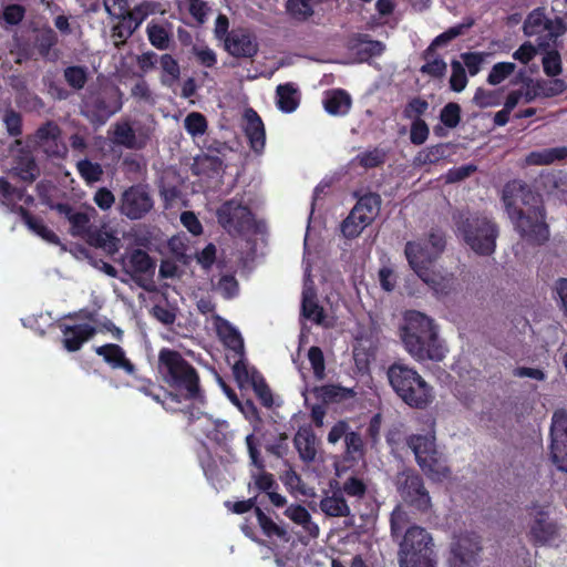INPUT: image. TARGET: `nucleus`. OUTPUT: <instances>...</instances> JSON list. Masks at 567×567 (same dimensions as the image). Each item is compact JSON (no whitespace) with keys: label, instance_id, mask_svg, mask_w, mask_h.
I'll list each match as a JSON object with an SVG mask.
<instances>
[{"label":"nucleus","instance_id":"4c0bfd02","mask_svg":"<svg viewBox=\"0 0 567 567\" xmlns=\"http://www.w3.org/2000/svg\"><path fill=\"white\" fill-rule=\"evenodd\" d=\"M425 63L421 66L420 71L423 74H427L435 79H441L446 73V62L436 53V51L432 50V48H427L422 55Z\"/></svg>","mask_w":567,"mask_h":567},{"label":"nucleus","instance_id":"338daca9","mask_svg":"<svg viewBox=\"0 0 567 567\" xmlns=\"http://www.w3.org/2000/svg\"><path fill=\"white\" fill-rule=\"evenodd\" d=\"M441 122L447 127H455L461 120V106L457 103H447L441 111Z\"/></svg>","mask_w":567,"mask_h":567},{"label":"nucleus","instance_id":"f704fd0d","mask_svg":"<svg viewBox=\"0 0 567 567\" xmlns=\"http://www.w3.org/2000/svg\"><path fill=\"white\" fill-rule=\"evenodd\" d=\"M301 315L317 324L324 320V310L317 300L313 289H305L302 291Z\"/></svg>","mask_w":567,"mask_h":567},{"label":"nucleus","instance_id":"e433bc0d","mask_svg":"<svg viewBox=\"0 0 567 567\" xmlns=\"http://www.w3.org/2000/svg\"><path fill=\"white\" fill-rule=\"evenodd\" d=\"M456 146L450 143H441L421 151L416 159L421 164H435L455 154Z\"/></svg>","mask_w":567,"mask_h":567},{"label":"nucleus","instance_id":"4d7b16f0","mask_svg":"<svg viewBox=\"0 0 567 567\" xmlns=\"http://www.w3.org/2000/svg\"><path fill=\"white\" fill-rule=\"evenodd\" d=\"M217 291L226 300L234 299L239 293V284L234 275H223L216 286Z\"/></svg>","mask_w":567,"mask_h":567},{"label":"nucleus","instance_id":"c03bdc74","mask_svg":"<svg viewBox=\"0 0 567 567\" xmlns=\"http://www.w3.org/2000/svg\"><path fill=\"white\" fill-rule=\"evenodd\" d=\"M161 68L163 71L162 83L167 86H172L178 81L181 75V68L173 55L165 53L159 59Z\"/></svg>","mask_w":567,"mask_h":567},{"label":"nucleus","instance_id":"a878e982","mask_svg":"<svg viewBox=\"0 0 567 567\" xmlns=\"http://www.w3.org/2000/svg\"><path fill=\"white\" fill-rule=\"evenodd\" d=\"M381 197L377 193H367L361 196L351 209V218L363 223H372L380 212Z\"/></svg>","mask_w":567,"mask_h":567},{"label":"nucleus","instance_id":"ea45409f","mask_svg":"<svg viewBox=\"0 0 567 567\" xmlns=\"http://www.w3.org/2000/svg\"><path fill=\"white\" fill-rule=\"evenodd\" d=\"M127 272L147 274L155 268L151 256L142 249H134L127 257Z\"/></svg>","mask_w":567,"mask_h":567},{"label":"nucleus","instance_id":"6ab92c4d","mask_svg":"<svg viewBox=\"0 0 567 567\" xmlns=\"http://www.w3.org/2000/svg\"><path fill=\"white\" fill-rule=\"evenodd\" d=\"M60 215H63L70 223V234L73 237L82 238L89 229L93 226L92 218L96 216V210L93 207H87L84 212H76L68 203H58L53 206Z\"/></svg>","mask_w":567,"mask_h":567},{"label":"nucleus","instance_id":"bb28decb","mask_svg":"<svg viewBox=\"0 0 567 567\" xmlns=\"http://www.w3.org/2000/svg\"><path fill=\"white\" fill-rule=\"evenodd\" d=\"M16 212L20 215L21 219L28 226V228L40 236L43 240L52 245L61 244L59 236L53 230L48 228L41 218L33 216L23 206H17Z\"/></svg>","mask_w":567,"mask_h":567},{"label":"nucleus","instance_id":"473e14b6","mask_svg":"<svg viewBox=\"0 0 567 567\" xmlns=\"http://www.w3.org/2000/svg\"><path fill=\"white\" fill-rule=\"evenodd\" d=\"M284 514L293 523L302 526L310 537L319 536V526L312 522L311 515L305 506L292 504L285 509Z\"/></svg>","mask_w":567,"mask_h":567},{"label":"nucleus","instance_id":"f3484780","mask_svg":"<svg viewBox=\"0 0 567 567\" xmlns=\"http://www.w3.org/2000/svg\"><path fill=\"white\" fill-rule=\"evenodd\" d=\"M225 51L237 59H252L259 51V45L252 33L243 28L233 29L224 42Z\"/></svg>","mask_w":567,"mask_h":567},{"label":"nucleus","instance_id":"f03ea898","mask_svg":"<svg viewBox=\"0 0 567 567\" xmlns=\"http://www.w3.org/2000/svg\"><path fill=\"white\" fill-rule=\"evenodd\" d=\"M400 338L406 352L419 362L442 361L447 351L433 319L416 310L405 313Z\"/></svg>","mask_w":567,"mask_h":567},{"label":"nucleus","instance_id":"58836bf2","mask_svg":"<svg viewBox=\"0 0 567 567\" xmlns=\"http://www.w3.org/2000/svg\"><path fill=\"white\" fill-rule=\"evenodd\" d=\"M565 157H567V148L555 147L532 152L526 156L525 162L528 165H549Z\"/></svg>","mask_w":567,"mask_h":567},{"label":"nucleus","instance_id":"a19ab883","mask_svg":"<svg viewBox=\"0 0 567 567\" xmlns=\"http://www.w3.org/2000/svg\"><path fill=\"white\" fill-rule=\"evenodd\" d=\"M388 157V152L381 147H374L359 153L354 162L364 169H371L382 166Z\"/></svg>","mask_w":567,"mask_h":567},{"label":"nucleus","instance_id":"052dcab7","mask_svg":"<svg viewBox=\"0 0 567 567\" xmlns=\"http://www.w3.org/2000/svg\"><path fill=\"white\" fill-rule=\"evenodd\" d=\"M308 360L311 364L316 379L322 380L326 375V364L322 350L317 346L310 347L308 350Z\"/></svg>","mask_w":567,"mask_h":567},{"label":"nucleus","instance_id":"0e129e2a","mask_svg":"<svg viewBox=\"0 0 567 567\" xmlns=\"http://www.w3.org/2000/svg\"><path fill=\"white\" fill-rule=\"evenodd\" d=\"M363 38H368V35H363ZM361 42L363 43V45L360 49H358L357 53L363 61H367L373 56L381 55L385 49L384 44L378 40L362 39Z\"/></svg>","mask_w":567,"mask_h":567},{"label":"nucleus","instance_id":"f257e3e1","mask_svg":"<svg viewBox=\"0 0 567 567\" xmlns=\"http://www.w3.org/2000/svg\"><path fill=\"white\" fill-rule=\"evenodd\" d=\"M503 203L515 229L524 239L535 244L548 239L542 200L525 184L519 181L507 183L503 189Z\"/></svg>","mask_w":567,"mask_h":567},{"label":"nucleus","instance_id":"79ce46f5","mask_svg":"<svg viewBox=\"0 0 567 567\" xmlns=\"http://www.w3.org/2000/svg\"><path fill=\"white\" fill-rule=\"evenodd\" d=\"M250 385L252 386L260 403L265 408H268V409L271 408L274 404V398H272L271 390H270L269 385L267 384L265 378L255 368H252V371H251Z\"/></svg>","mask_w":567,"mask_h":567},{"label":"nucleus","instance_id":"f8f14e48","mask_svg":"<svg viewBox=\"0 0 567 567\" xmlns=\"http://www.w3.org/2000/svg\"><path fill=\"white\" fill-rule=\"evenodd\" d=\"M563 32L561 24L558 20H549L545 17L544 9L537 8L533 10L525 23L524 33L527 37H538V47H549Z\"/></svg>","mask_w":567,"mask_h":567},{"label":"nucleus","instance_id":"5fc2aeb1","mask_svg":"<svg viewBox=\"0 0 567 567\" xmlns=\"http://www.w3.org/2000/svg\"><path fill=\"white\" fill-rule=\"evenodd\" d=\"M186 132L193 137L203 135L207 131V120L199 112L189 113L184 121Z\"/></svg>","mask_w":567,"mask_h":567},{"label":"nucleus","instance_id":"680f3d73","mask_svg":"<svg viewBox=\"0 0 567 567\" xmlns=\"http://www.w3.org/2000/svg\"><path fill=\"white\" fill-rule=\"evenodd\" d=\"M340 492L342 495L346 494L350 497L362 498L367 493V485L361 478L350 476L343 482Z\"/></svg>","mask_w":567,"mask_h":567},{"label":"nucleus","instance_id":"b1692460","mask_svg":"<svg viewBox=\"0 0 567 567\" xmlns=\"http://www.w3.org/2000/svg\"><path fill=\"white\" fill-rule=\"evenodd\" d=\"M244 117L246 121L245 135L249 141L250 148L259 154L264 151L266 143L264 122L259 114L251 107L245 111Z\"/></svg>","mask_w":567,"mask_h":567},{"label":"nucleus","instance_id":"a211bd4d","mask_svg":"<svg viewBox=\"0 0 567 567\" xmlns=\"http://www.w3.org/2000/svg\"><path fill=\"white\" fill-rule=\"evenodd\" d=\"M533 517L529 535L534 543L550 545L558 538L557 526L549 520L548 512L542 507H534L530 512Z\"/></svg>","mask_w":567,"mask_h":567},{"label":"nucleus","instance_id":"a18cd8bd","mask_svg":"<svg viewBox=\"0 0 567 567\" xmlns=\"http://www.w3.org/2000/svg\"><path fill=\"white\" fill-rule=\"evenodd\" d=\"M63 78L71 89L80 91L84 89L89 80L87 69L82 65L66 66L63 70Z\"/></svg>","mask_w":567,"mask_h":567},{"label":"nucleus","instance_id":"69168bd1","mask_svg":"<svg viewBox=\"0 0 567 567\" xmlns=\"http://www.w3.org/2000/svg\"><path fill=\"white\" fill-rule=\"evenodd\" d=\"M25 188H19L11 185L4 177H0V195L7 203H16L22 200Z\"/></svg>","mask_w":567,"mask_h":567},{"label":"nucleus","instance_id":"9d476101","mask_svg":"<svg viewBox=\"0 0 567 567\" xmlns=\"http://www.w3.org/2000/svg\"><path fill=\"white\" fill-rule=\"evenodd\" d=\"M154 206L147 185L135 184L127 187L121 195L118 210L131 220L145 217Z\"/></svg>","mask_w":567,"mask_h":567},{"label":"nucleus","instance_id":"1a4fd4ad","mask_svg":"<svg viewBox=\"0 0 567 567\" xmlns=\"http://www.w3.org/2000/svg\"><path fill=\"white\" fill-rule=\"evenodd\" d=\"M122 93L118 87L91 95L83 104L82 113L92 123L102 125L122 109Z\"/></svg>","mask_w":567,"mask_h":567},{"label":"nucleus","instance_id":"37998d69","mask_svg":"<svg viewBox=\"0 0 567 567\" xmlns=\"http://www.w3.org/2000/svg\"><path fill=\"white\" fill-rule=\"evenodd\" d=\"M481 550V539L476 534L463 537V567H475Z\"/></svg>","mask_w":567,"mask_h":567},{"label":"nucleus","instance_id":"13d9d810","mask_svg":"<svg viewBox=\"0 0 567 567\" xmlns=\"http://www.w3.org/2000/svg\"><path fill=\"white\" fill-rule=\"evenodd\" d=\"M22 115L13 109H7L3 114V124L7 133L11 137H19L22 135Z\"/></svg>","mask_w":567,"mask_h":567},{"label":"nucleus","instance_id":"9b49d317","mask_svg":"<svg viewBox=\"0 0 567 567\" xmlns=\"http://www.w3.org/2000/svg\"><path fill=\"white\" fill-rule=\"evenodd\" d=\"M217 218L224 228L228 230L233 229L238 234L250 230L255 224L250 208L243 205L241 200L237 198H231L223 203L217 209Z\"/></svg>","mask_w":567,"mask_h":567},{"label":"nucleus","instance_id":"09e8293b","mask_svg":"<svg viewBox=\"0 0 567 567\" xmlns=\"http://www.w3.org/2000/svg\"><path fill=\"white\" fill-rule=\"evenodd\" d=\"M78 172L80 176L87 183H96L103 176L102 166L99 163H93L92 161L84 158L78 162L76 164Z\"/></svg>","mask_w":567,"mask_h":567},{"label":"nucleus","instance_id":"393cba45","mask_svg":"<svg viewBox=\"0 0 567 567\" xmlns=\"http://www.w3.org/2000/svg\"><path fill=\"white\" fill-rule=\"evenodd\" d=\"M216 332L223 344L236 355L245 354L244 339L240 332L226 319L215 317Z\"/></svg>","mask_w":567,"mask_h":567},{"label":"nucleus","instance_id":"603ef678","mask_svg":"<svg viewBox=\"0 0 567 567\" xmlns=\"http://www.w3.org/2000/svg\"><path fill=\"white\" fill-rule=\"evenodd\" d=\"M287 12L297 21H306L313 14L310 1L288 0L286 4Z\"/></svg>","mask_w":567,"mask_h":567},{"label":"nucleus","instance_id":"3c124183","mask_svg":"<svg viewBox=\"0 0 567 567\" xmlns=\"http://www.w3.org/2000/svg\"><path fill=\"white\" fill-rule=\"evenodd\" d=\"M14 172L21 181L28 184L33 183L40 174L38 164L32 157L22 158L14 167Z\"/></svg>","mask_w":567,"mask_h":567},{"label":"nucleus","instance_id":"ddd939ff","mask_svg":"<svg viewBox=\"0 0 567 567\" xmlns=\"http://www.w3.org/2000/svg\"><path fill=\"white\" fill-rule=\"evenodd\" d=\"M497 229L487 218H478L468 225L465 240L478 255H492L496 247Z\"/></svg>","mask_w":567,"mask_h":567},{"label":"nucleus","instance_id":"774afa93","mask_svg":"<svg viewBox=\"0 0 567 567\" xmlns=\"http://www.w3.org/2000/svg\"><path fill=\"white\" fill-rule=\"evenodd\" d=\"M515 71V64L512 62H501L493 66L489 75L488 82L493 85L499 84L507 76H509Z\"/></svg>","mask_w":567,"mask_h":567},{"label":"nucleus","instance_id":"7ed1b4c3","mask_svg":"<svg viewBox=\"0 0 567 567\" xmlns=\"http://www.w3.org/2000/svg\"><path fill=\"white\" fill-rule=\"evenodd\" d=\"M446 248V235L440 227H432L425 238L409 240L404 255L417 277L437 293H447L449 280L436 275L431 267Z\"/></svg>","mask_w":567,"mask_h":567},{"label":"nucleus","instance_id":"20e7f679","mask_svg":"<svg viewBox=\"0 0 567 567\" xmlns=\"http://www.w3.org/2000/svg\"><path fill=\"white\" fill-rule=\"evenodd\" d=\"M157 368L164 383L174 390L173 394H178L179 403L182 400L204 402L198 372L181 352L161 349Z\"/></svg>","mask_w":567,"mask_h":567},{"label":"nucleus","instance_id":"423d86ee","mask_svg":"<svg viewBox=\"0 0 567 567\" xmlns=\"http://www.w3.org/2000/svg\"><path fill=\"white\" fill-rule=\"evenodd\" d=\"M417 465L432 481L442 482L450 477L451 468L446 456L439 451L434 433L412 434L406 439Z\"/></svg>","mask_w":567,"mask_h":567},{"label":"nucleus","instance_id":"c9c22d12","mask_svg":"<svg viewBox=\"0 0 567 567\" xmlns=\"http://www.w3.org/2000/svg\"><path fill=\"white\" fill-rule=\"evenodd\" d=\"M277 107L284 113H292L299 106L298 90L292 83L279 84L276 89Z\"/></svg>","mask_w":567,"mask_h":567},{"label":"nucleus","instance_id":"39448f33","mask_svg":"<svg viewBox=\"0 0 567 567\" xmlns=\"http://www.w3.org/2000/svg\"><path fill=\"white\" fill-rule=\"evenodd\" d=\"M386 378L398 398L412 409H426L434 400L432 386L414 368L402 360L394 361L388 367Z\"/></svg>","mask_w":567,"mask_h":567},{"label":"nucleus","instance_id":"2eb2a0df","mask_svg":"<svg viewBox=\"0 0 567 567\" xmlns=\"http://www.w3.org/2000/svg\"><path fill=\"white\" fill-rule=\"evenodd\" d=\"M550 455L559 471L567 473V410L554 413L550 429Z\"/></svg>","mask_w":567,"mask_h":567},{"label":"nucleus","instance_id":"7c9ffc66","mask_svg":"<svg viewBox=\"0 0 567 567\" xmlns=\"http://www.w3.org/2000/svg\"><path fill=\"white\" fill-rule=\"evenodd\" d=\"M352 101L350 94L343 89L327 92L323 100L324 110L331 115H346Z\"/></svg>","mask_w":567,"mask_h":567},{"label":"nucleus","instance_id":"bf43d9fd","mask_svg":"<svg viewBox=\"0 0 567 567\" xmlns=\"http://www.w3.org/2000/svg\"><path fill=\"white\" fill-rule=\"evenodd\" d=\"M59 39L53 29L47 28L37 38V48L41 56H48Z\"/></svg>","mask_w":567,"mask_h":567},{"label":"nucleus","instance_id":"aec40b11","mask_svg":"<svg viewBox=\"0 0 567 567\" xmlns=\"http://www.w3.org/2000/svg\"><path fill=\"white\" fill-rule=\"evenodd\" d=\"M94 352L102 357L104 362L113 370H123L127 375L135 377L136 367L126 357L125 350L116 343H105L94 348Z\"/></svg>","mask_w":567,"mask_h":567},{"label":"nucleus","instance_id":"c756f323","mask_svg":"<svg viewBox=\"0 0 567 567\" xmlns=\"http://www.w3.org/2000/svg\"><path fill=\"white\" fill-rule=\"evenodd\" d=\"M82 239H84L90 246L102 248L109 254H114L118 249V239L113 234L94 225L82 237Z\"/></svg>","mask_w":567,"mask_h":567},{"label":"nucleus","instance_id":"de8ad7c7","mask_svg":"<svg viewBox=\"0 0 567 567\" xmlns=\"http://www.w3.org/2000/svg\"><path fill=\"white\" fill-rule=\"evenodd\" d=\"M16 102L19 107L28 112L40 111L44 107L43 100L27 87L17 93Z\"/></svg>","mask_w":567,"mask_h":567},{"label":"nucleus","instance_id":"dca6fc26","mask_svg":"<svg viewBox=\"0 0 567 567\" xmlns=\"http://www.w3.org/2000/svg\"><path fill=\"white\" fill-rule=\"evenodd\" d=\"M246 445L248 449L250 463L254 465L259 472L251 473V481L248 484V489H256L259 493L269 494L272 489H277L279 487L278 483L275 480V476L265 471V461L260 456V452L257 447L258 441L254 434H248L246 436Z\"/></svg>","mask_w":567,"mask_h":567},{"label":"nucleus","instance_id":"412c9836","mask_svg":"<svg viewBox=\"0 0 567 567\" xmlns=\"http://www.w3.org/2000/svg\"><path fill=\"white\" fill-rule=\"evenodd\" d=\"M135 380V388L152 398L155 402L161 403L167 411H177L175 406L179 404L178 394H173L172 391H167L161 385H156L151 379L138 377L137 373L133 377Z\"/></svg>","mask_w":567,"mask_h":567},{"label":"nucleus","instance_id":"e2e57ef3","mask_svg":"<svg viewBox=\"0 0 567 567\" xmlns=\"http://www.w3.org/2000/svg\"><path fill=\"white\" fill-rule=\"evenodd\" d=\"M371 223H361L358 218H351V213L341 223V233L348 239L357 238Z\"/></svg>","mask_w":567,"mask_h":567},{"label":"nucleus","instance_id":"0eeeda50","mask_svg":"<svg viewBox=\"0 0 567 567\" xmlns=\"http://www.w3.org/2000/svg\"><path fill=\"white\" fill-rule=\"evenodd\" d=\"M400 567H435L432 535L419 525L410 526L400 543Z\"/></svg>","mask_w":567,"mask_h":567},{"label":"nucleus","instance_id":"72a5a7b5","mask_svg":"<svg viewBox=\"0 0 567 567\" xmlns=\"http://www.w3.org/2000/svg\"><path fill=\"white\" fill-rule=\"evenodd\" d=\"M320 509L330 517H347L350 515V507L340 491L320 501Z\"/></svg>","mask_w":567,"mask_h":567},{"label":"nucleus","instance_id":"6e6d98bb","mask_svg":"<svg viewBox=\"0 0 567 567\" xmlns=\"http://www.w3.org/2000/svg\"><path fill=\"white\" fill-rule=\"evenodd\" d=\"M110 17L118 19V22L112 28V37L118 39L121 43H124L137 30L133 23L124 18V13H115V16Z\"/></svg>","mask_w":567,"mask_h":567},{"label":"nucleus","instance_id":"8fccbe9b","mask_svg":"<svg viewBox=\"0 0 567 567\" xmlns=\"http://www.w3.org/2000/svg\"><path fill=\"white\" fill-rule=\"evenodd\" d=\"M154 13V4L150 1H143L136 4L132 10H125V19L133 23L134 28L138 29L143 21Z\"/></svg>","mask_w":567,"mask_h":567},{"label":"nucleus","instance_id":"6e6552de","mask_svg":"<svg viewBox=\"0 0 567 567\" xmlns=\"http://www.w3.org/2000/svg\"><path fill=\"white\" fill-rule=\"evenodd\" d=\"M394 484L404 503L417 512L426 513L432 507L431 496L423 477L414 468L405 467L395 475Z\"/></svg>","mask_w":567,"mask_h":567},{"label":"nucleus","instance_id":"49530a36","mask_svg":"<svg viewBox=\"0 0 567 567\" xmlns=\"http://www.w3.org/2000/svg\"><path fill=\"white\" fill-rule=\"evenodd\" d=\"M344 444L346 460L355 462L363 458L365 451L364 443L360 433L354 431L349 432L346 435Z\"/></svg>","mask_w":567,"mask_h":567},{"label":"nucleus","instance_id":"4468645a","mask_svg":"<svg viewBox=\"0 0 567 567\" xmlns=\"http://www.w3.org/2000/svg\"><path fill=\"white\" fill-rule=\"evenodd\" d=\"M34 143L52 158H65L68 146L62 140V130L52 120L45 121L34 132Z\"/></svg>","mask_w":567,"mask_h":567},{"label":"nucleus","instance_id":"5701e85b","mask_svg":"<svg viewBox=\"0 0 567 567\" xmlns=\"http://www.w3.org/2000/svg\"><path fill=\"white\" fill-rule=\"evenodd\" d=\"M148 135L143 131L136 132L128 122H117L114 125L113 142L127 150H143Z\"/></svg>","mask_w":567,"mask_h":567},{"label":"nucleus","instance_id":"4be33fe9","mask_svg":"<svg viewBox=\"0 0 567 567\" xmlns=\"http://www.w3.org/2000/svg\"><path fill=\"white\" fill-rule=\"evenodd\" d=\"M60 328L63 333L62 346L69 352L79 351L96 333V329L89 323L60 324Z\"/></svg>","mask_w":567,"mask_h":567},{"label":"nucleus","instance_id":"864d4df0","mask_svg":"<svg viewBox=\"0 0 567 567\" xmlns=\"http://www.w3.org/2000/svg\"><path fill=\"white\" fill-rule=\"evenodd\" d=\"M148 41L158 50H166L169 47V33L161 24H150L146 28Z\"/></svg>","mask_w":567,"mask_h":567},{"label":"nucleus","instance_id":"2f4dec72","mask_svg":"<svg viewBox=\"0 0 567 567\" xmlns=\"http://www.w3.org/2000/svg\"><path fill=\"white\" fill-rule=\"evenodd\" d=\"M257 523L261 533L267 538H278L285 543L290 540V535L284 525L277 524L270 516L266 515L260 507L255 508Z\"/></svg>","mask_w":567,"mask_h":567},{"label":"nucleus","instance_id":"c85d7f7f","mask_svg":"<svg viewBox=\"0 0 567 567\" xmlns=\"http://www.w3.org/2000/svg\"><path fill=\"white\" fill-rule=\"evenodd\" d=\"M315 396L323 404L340 403L355 396V391L351 388L339 384H324L313 389Z\"/></svg>","mask_w":567,"mask_h":567},{"label":"nucleus","instance_id":"cd10ccee","mask_svg":"<svg viewBox=\"0 0 567 567\" xmlns=\"http://www.w3.org/2000/svg\"><path fill=\"white\" fill-rule=\"evenodd\" d=\"M316 441L317 437L311 427H300L297 431L293 444L303 462L310 463L315 461L317 455Z\"/></svg>","mask_w":567,"mask_h":567}]
</instances>
